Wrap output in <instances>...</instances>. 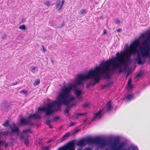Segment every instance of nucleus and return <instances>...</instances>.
Here are the masks:
<instances>
[{
	"instance_id": "nucleus-1",
	"label": "nucleus",
	"mask_w": 150,
	"mask_h": 150,
	"mask_svg": "<svg viewBox=\"0 0 150 150\" xmlns=\"http://www.w3.org/2000/svg\"><path fill=\"white\" fill-rule=\"evenodd\" d=\"M140 44L139 40H135L125 51L120 52H117L115 54V57L101 63L99 66L96 67L93 70L90 71L85 77L88 79L89 76H93L95 82H96L99 81L100 79V74H106L105 78L109 79L111 78L110 71L118 68L119 69L117 71V74L123 72L125 69L121 67L131 62V56L136 53Z\"/></svg>"
},
{
	"instance_id": "nucleus-2",
	"label": "nucleus",
	"mask_w": 150,
	"mask_h": 150,
	"mask_svg": "<svg viewBox=\"0 0 150 150\" xmlns=\"http://www.w3.org/2000/svg\"><path fill=\"white\" fill-rule=\"evenodd\" d=\"M74 86V85H72L68 87H64L61 92L58 95V97L59 99V100L53 103L47 104L45 107L39 108L38 110L39 111H45L46 116L49 115L54 112L55 110L53 109L54 105H57L59 106L62 104L68 105L71 101L74 100L75 99L74 96H71L70 95V91Z\"/></svg>"
},
{
	"instance_id": "nucleus-3",
	"label": "nucleus",
	"mask_w": 150,
	"mask_h": 150,
	"mask_svg": "<svg viewBox=\"0 0 150 150\" xmlns=\"http://www.w3.org/2000/svg\"><path fill=\"white\" fill-rule=\"evenodd\" d=\"M87 144H94L97 145H99L101 148H103L107 145L108 142L104 138L97 137L94 138H88L86 139H82L76 142L77 146L81 147L84 146Z\"/></svg>"
},
{
	"instance_id": "nucleus-4",
	"label": "nucleus",
	"mask_w": 150,
	"mask_h": 150,
	"mask_svg": "<svg viewBox=\"0 0 150 150\" xmlns=\"http://www.w3.org/2000/svg\"><path fill=\"white\" fill-rule=\"evenodd\" d=\"M146 39L143 43V47H140V50L142 57L149 55L150 50V32L148 33L146 37Z\"/></svg>"
},
{
	"instance_id": "nucleus-5",
	"label": "nucleus",
	"mask_w": 150,
	"mask_h": 150,
	"mask_svg": "<svg viewBox=\"0 0 150 150\" xmlns=\"http://www.w3.org/2000/svg\"><path fill=\"white\" fill-rule=\"evenodd\" d=\"M93 70H91L90 71L88 74L86 75H84L83 74H79L76 77V82L75 83H72L68 85V86L67 87H68L69 86L71 85H74V86L72 88V89H71L70 91V92L71 90H72L73 89H74V88H76V84H77L79 85H82L83 84V81H86L87 79H89L91 78H93V80L94 81V83H91V85L92 86H93L95 84L97 83L99 81L96 82L94 79V77L93 76H89V78L87 79L85 77H86V76L89 73V72L91 71H92Z\"/></svg>"
},
{
	"instance_id": "nucleus-6",
	"label": "nucleus",
	"mask_w": 150,
	"mask_h": 150,
	"mask_svg": "<svg viewBox=\"0 0 150 150\" xmlns=\"http://www.w3.org/2000/svg\"><path fill=\"white\" fill-rule=\"evenodd\" d=\"M14 128H13L11 125L9 126L10 127L11 129V131H3L1 134L4 135H11L13 133H17L18 134L19 133V129L18 127L16 126L14 124L12 125Z\"/></svg>"
},
{
	"instance_id": "nucleus-7",
	"label": "nucleus",
	"mask_w": 150,
	"mask_h": 150,
	"mask_svg": "<svg viewBox=\"0 0 150 150\" xmlns=\"http://www.w3.org/2000/svg\"><path fill=\"white\" fill-rule=\"evenodd\" d=\"M33 118L35 119H39L41 118V116L38 114H30L28 117V118Z\"/></svg>"
},
{
	"instance_id": "nucleus-8",
	"label": "nucleus",
	"mask_w": 150,
	"mask_h": 150,
	"mask_svg": "<svg viewBox=\"0 0 150 150\" xmlns=\"http://www.w3.org/2000/svg\"><path fill=\"white\" fill-rule=\"evenodd\" d=\"M65 1V0H62V4L60 6V0H57L56 3V6L57 9H58V10H61L62 6H63V4H64V2Z\"/></svg>"
},
{
	"instance_id": "nucleus-9",
	"label": "nucleus",
	"mask_w": 150,
	"mask_h": 150,
	"mask_svg": "<svg viewBox=\"0 0 150 150\" xmlns=\"http://www.w3.org/2000/svg\"><path fill=\"white\" fill-rule=\"evenodd\" d=\"M102 112L103 110H100L94 116L92 120V121H93L96 119H99L101 117V115Z\"/></svg>"
},
{
	"instance_id": "nucleus-10",
	"label": "nucleus",
	"mask_w": 150,
	"mask_h": 150,
	"mask_svg": "<svg viewBox=\"0 0 150 150\" xmlns=\"http://www.w3.org/2000/svg\"><path fill=\"white\" fill-rule=\"evenodd\" d=\"M137 63L139 64H143L145 62V59L142 60V58L138 53L137 54Z\"/></svg>"
},
{
	"instance_id": "nucleus-11",
	"label": "nucleus",
	"mask_w": 150,
	"mask_h": 150,
	"mask_svg": "<svg viewBox=\"0 0 150 150\" xmlns=\"http://www.w3.org/2000/svg\"><path fill=\"white\" fill-rule=\"evenodd\" d=\"M20 123L21 125H28L29 124L28 120L22 118L20 119Z\"/></svg>"
},
{
	"instance_id": "nucleus-12",
	"label": "nucleus",
	"mask_w": 150,
	"mask_h": 150,
	"mask_svg": "<svg viewBox=\"0 0 150 150\" xmlns=\"http://www.w3.org/2000/svg\"><path fill=\"white\" fill-rule=\"evenodd\" d=\"M112 108V105L111 104V101H109L106 104V110L108 112L110 111Z\"/></svg>"
},
{
	"instance_id": "nucleus-13",
	"label": "nucleus",
	"mask_w": 150,
	"mask_h": 150,
	"mask_svg": "<svg viewBox=\"0 0 150 150\" xmlns=\"http://www.w3.org/2000/svg\"><path fill=\"white\" fill-rule=\"evenodd\" d=\"M74 91L75 94L77 97H79L80 96L82 92V90L77 89L74 90Z\"/></svg>"
},
{
	"instance_id": "nucleus-14",
	"label": "nucleus",
	"mask_w": 150,
	"mask_h": 150,
	"mask_svg": "<svg viewBox=\"0 0 150 150\" xmlns=\"http://www.w3.org/2000/svg\"><path fill=\"white\" fill-rule=\"evenodd\" d=\"M69 133H66L64 135L61 139V142H62L66 140L68 137H69Z\"/></svg>"
},
{
	"instance_id": "nucleus-15",
	"label": "nucleus",
	"mask_w": 150,
	"mask_h": 150,
	"mask_svg": "<svg viewBox=\"0 0 150 150\" xmlns=\"http://www.w3.org/2000/svg\"><path fill=\"white\" fill-rule=\"evenodd\" d=\"M132 79L131 78H130L128 80L127 83V85L129 88L130 89H132L133 88V86L131 84Z\"/></svg>"
},
{
	"instance_id": "nucleus-16",
	"label": "nucleus",
	"mask_w": 150,
	"mask_h": 150,
	"mask_svg": "<svg viewBox=\"0 0 150 150\" xmlns=\"http://www.w3.org/2000/svg\"><path fill=\"white\" fill-rule=\"evenodd\" d=\"M113 84V83L112 82L110 81L107 84H105L103 86L104 88H109V87H110V86L112 85Z\"/></svg>"
},
{
	"instance_id": "nucleus-17",
	"label": "nucleus",
	"mask_w": 150,
	"mask_h": 150,
	"mask_svg": "<svg viewBox=\"0 0 150 150\" xmlns=\"http://www.w3.org/2000/svg\"><path fill=\"white\" fill-rule=\"evenodd\" d=\"M133 96L132 94H129L126 96V98L127 100L130 101L132 99Z\"/></svg>"
},
{
	"instance_id": "nucleus-18",
	"label": "nucleus",
	"mask_w": 150,
	"mask_h": 150,
	"mask_svg": "<svg viewBox=\"0 0 150 150\" xmlns=\"http://www.w3.org/2000/svg\"><path fill=\"white\" fill-rule=\"evenodd\" d=\"M32 132L31 130H30V129H25L24 130H23V134H26L27 133H32Z\"/></svg>"
},
{
	"instance_id": "nucleus-19",
	"label": "nucleus",
	"mask_w": 150,
	"mask_h": 150,
	"mask_svg": "<svg viewBox=\"0 0 150 150\" xmlns=\"http://www.w3.org/2000/svg\"><path fill=\"white\" fill-rule=\"evenodd\" d=\"M19 28L21 30H25L26 28L25 25L24 24H23L19 27Z\"/></svg>"
},
{
	"instance_id": "nucleus-20",
	"label": "nucleus",
	"mask_w": 150,
	"mask_h": 150,
	"mask_svg": "<svg viewBox=\"0 0 150 150\" xmlns=\"http://www.w3.org/2000/svg\"><path fill=\"white\" fill-rule=\"evenodd\" d=\"M40 83V80L39 79H38L37 80L35 81L34 85V86H36L38 85Z\"/></svg>"
},
{
	"instance_id": "nucleus-21",
	"label": "nucleus",
	"mask_w": 150,
	"mask_h": 150,
	"mask_svg": "<svg viewBox=\"0 0 150 150\" xmlns=\"http://www.w3.org/2000/svg\"><path fill=\"white\" fill-rule=\"evenodd\" d=\"M9 125V121L8 120H6V122L3 124H2V125L5 127H6L8 126Z\"/></svg>"
},
{
	"instance_id": "nucleus-22",
	"label": "nucleus",
	"mask_w": 150,
	"mask_h": 150,
	"mask_svg": "<svg viewBox=\"0 0 150 150\" xmlns=\"http://www.w3.org/2000/svg\"><path fill=\"white\" fill-rule=\"evenodd\" d=\"M24 144L26 145H29V141L28 139H23Z\"/></svg>"
},
{
	"instance_id": "nucleus-23",
	"label": "nucleus",
	"mask_w": 150,
	"mask_h": 150,
	"mask_svg": "<svg viewBox=\"0 0 150 150\" xmlns=\"http://www.w3.org/2000/svg\"><path fill=\"white\" fill-rule=\"evenodd\" d=\"M143 74V72L141 71L137 74L136 77L137 78L139 77L142 75Z\"/></svg>"
},
{
	"instance_id": "nucleus-24",
	"label": "nucleus",
	"mask_w": 150,
	"mask_h": 150,
	"mask_svg": "<svg viewBox=\"0 0 150 150\" xmlns=\"http://www.w3.org/2000/svg\"><path fill=\"white\" fill-rule=\"evenodd\" d=\"M89 104L88 103H86L82 105V108H86L88 107Z\"/></svg>"
},
{
	"instance_id": "nucleus-25",
	"label": "nucleus",
	"mask_w": 150,
	"mask_h": 150,
	"mask_svg": "<svg viewBox=\"0 0 150 150\" xmlns=\"http://www.w3.org/2000/svg\"><path fill=\"white\" fill-rule=\"evenodd\" d=\"M59 119V116H56L54 117L53 119H51V121H57Z\"/></svg>"
},
{
	"instance_id": "nucleus-26",
	"label": "nucleus",
	"mask_w": 150,
	"mask_h": 150,
	"mask_svg": "<svg viewBox=\"0 0 150 150\" xmlns=\"http://www.w3.org/2000/svg\"><path fill=\"white\" fill-rule=\"evenodd\" d=\"M58 150H66V144L62 147L59 148Z\"/></svg>"
},
{
	"instance_id": "nucleus-27",
	"label": "nucleus",
	"mask_w": 150,
	"mask_h": 150,
	"mask_svg": "<svg viewBox=\"0 0 150 150\" xmlns=\"http://www.w3.org/2000/svg\"><path fill=\"white\" fill-rule=\"evenodd\" d=\"M80 13L81 14H86V11L85 9H83L81 10L80 11Z\"/></svg>"
},
{
	"instance_id": "nucleus-28",
	"label": "nucleus",
	"mask_w": 150,
	"mask_h": 150,
	"mask_svg": "<svg viewBox=\"0 0 150 150\" xmlns=\"http://www.w3.org/2000/svg\"><path fill=\"white\" fill-rule=\"evenodd\" d=\"M50 149V146H47V147L45 146L43 149V150H49Z\"/></svg>"
},
{
	"instance_id": "nucleus-29",
	"label": "nucleus",
	"mask_w": 150,
	"mask_h": 150,
	"mask_svg": "<svg viewBox=\"0 0 150 150\" xmlns=\"http://www.w3.org/2000/svg\"><path fill=\"white\" fill-rule=\"evenodd\" d=\"M52 121H51V120H48L46 121V122H45V123L48 125H49L50 124V122H52Z\"/></svg>"
},
{
	"instance_id": "nucleus-30",
	"label": "nucleus",
	"mask_w": 150,
	"mask_h": 150,
	"mask_svg": "<svg viewBox=\"0 0 150 150\" xmlns=\"http://www.w3.org/2000/svg\"><path fill=\"white\" fill-rule=\"evenodd\" d=\"M45 4L48 6H50V2L47 1H45Z\"/></svg>"
},
{
	"instance_id": "nucleus-31",
	"label": "nucleus",
	"mask_w": 150,
	"mask_h": 150,
	"mask_svg": "<svg viewBox=\"0 0 150 150\" xmlns=\"http://www.w3.org/2000/svg\"><path fill=\"white\" fill-rule=\"evenodd\" d=\"M20 92L21 93H23L24 94L27 93V91H26L25 90H23L22 91H20Z\"/></svg>"
},
{
	"instance_id": "nucleus-32",
	"label": "nucleus",
	"mask_w": 150,
	"mask_h": 150,
	"mask_svg": "<svg viewBox=\"0 0 150 150\" xmlns=\"http://www.w3.org/2000/svg\"><path fill=\"white\" fill-rule=\"evenodd\" d=\"M115 22L117 23H120V20L118 19H116L115 20Z\"/></svg>"
},
{
	"instance_id": "nucleus-33",
	"label": "nucleus",
	"mask_w": 150,
	"mask_h": 150,
	"mask_svg": "<svg viewBox=\"0 0 150 150\" xmlns=\"http://www.w3.org/2000/svg\"><path fill=\"white\" fill-rule=\"evenodd\" d=\"M69 109L68 108H66L64 110V112H65V113H68L69 112Z\"/></svg>"
},
{
	"instance_id": "nucleus-34",
	"label": "nucleus",
	"mask_w": 150,
	"mask_h": 150,
	"mask_svg": "<svg viewBox=\"0 0 150 150\" xmlns=\"http://www.w3.org/2000/svg\"><path fill=\"white\" fill-rule=\"evenodd\" d=\"M65 25V24L64 23H62L61 25L59 26V28H61L64 27Z\"/></svg>"
},
{
	"instance_id": "nucleus-35",
	"label": "nucleus",
	"mask_w": 150,
	"mask_h": 150,
	"mask_svg": "<svg viewBox=\"0 0 150 150\" xmlns=\"http://www.w3.org/2000/svg\"><path fill=\"white\" fill-rule=\"evenodd\" d=\"M41 47H42V49H41V50L42 51H44V52H46V50L44 48L43 45H42Z\"/></svg>"
},
{
	"instance_id": "nucleus-36",
	"label": "nucleus",
	"mask_w": 150,
	"mask_h": 150,
	"mask_svg": "<svg viewBox=\"0 0 150 150\" xmlns=\"http://www.w3.org/2000/svg\"><path fill=\"white\" fill-rule=\"evenodd\" d=\"M145 37V34H142L140 37V38H144Z\"/></svg>"
},
{
	"instance_id": "nucleus-37",
	"label": "nucleus",
	"mask_w": 150,
	"mask_h": 150,
	"mask_svg": "<svg viewBox=\"0 0 150 150\" xmlns=\"http://www.w3.org/2000/svg\"><path fill=\"white\" fill-rule=\"evenodd\" d=\"M69 123L70 124V126H72L74 125V123L73 122H70Z\"/></svg>"
},
{
	"instance_id": "nucleus-38",
	"label": "nucleus",
	"mask_w": 150,
	"mask_h": 150,
	"mask_svg": "<svg viewBox=\"0 0 150 150\" xmlns=\"http://www.w3.org/2000/svg\"><path fill=\"white\" fill-rule=\"evenodd\" d=\"M91 85V83H89L87 84L86 86V88H88Z\"/></svg>"
},
{
	"instance_id": "nucleus-39",
	"label": "nucleus",
	"mask_w": 150,
	"mask_h": 150,
	"mask_svg": "<svg viewBox=\"0 0 150 150\" xmlns=\"http://www.w3.org/2000/svg\"><path fill=\"white\" fill-rule=\"evenodd\" d=\"M83 150H92V149L90 148H86L84 149Z\"/></svg>"
},
{
	"instance_id": "nucleus-40",
	"label": "nucleus",
	"mask_w": 150,
	"mask_h": 150,
	"mask_svg": "<svg viewBox=\"0 0 150 150\" xmlns=\"http://www.w3.org/2000/svg\"><path fill=\"white\" fill-rule=\"evenodd\" d=\"M26 18H23L22 19V22H25Z\"/></svg>"
},
{
	"instance_id": "nucleus-41",
	"label": "nucleus",
	"mask_w": 150,
	"mask_h": 150,
	"mask_svg": "<svg viewBox=\"0 0 150 150\" xmlns=\"http://www.w3.org/2000/svg\"><path fill=\"white\" fill-rule=\"evenodd\" d=\"M85 114V113H79L78 114V115H83Z\"/></svg>"
},
{
	"instance_id": "nucleus-42",
	"label": "nucleus",
	"mask_w": 150,
	"mask_h": 150,
	"mask_svg": "<svg viewBox=\"0 0 150 150\" xmlns=\"http://www.w3.org/2000/svg\"><path fill=\"white\" fill-rule=\"evenodd\" d=\"M103 33L104 34H106L107 33V32H106V30L105 29H104L103 30Z\"/></svg>"
},
{
	"instance_id": "nucleus-43",
	"label": "nucleus",
	"mask_w": 150,
	"mask_h": 150,
	"mask_svg": "<svg viewBox=\"0 0 150 150\" xmlns=\"http://www.w3.org/2000/svg\"><path fill=\"white\" fill-rule=\"evenodd\" d=\"M36 68L35 67H34L32 68L31 69L33 70H34L36 69Z\"/></svg>"
},
{
	"instance_id": "nucleus-44",
	"label": "nucleus",
	"mask_w": 150,
	"mask_h": 150,
	"mask_svg": "<svg viewBox=\"0 0 150 150\" xmlns=\"http://www.w3.org/2000/svg\"><path fill=\"white\" fill-rule=\"evenodd\" d=\"M28 124H29V125H31V126H33V125H34V123H30V122H29Z\"/></svg>"
},
{
	"instance_id": "nucleus-45",
	"label": "nucleus",
	"mask_w": 150,
	"mask_h": 150,
	"mask_svg": "<svg viewBox=\"0 0 150 150\" xmlns=\"http://www.w3.org/2000/svg\"><path fill=\"white\" fill-rule=\"evenodd\" d=\"M121 30V29H118L117 30V31L118 32H120Z\"/></svg>"
},
{
	"instance_id": "nucleus-46",
	"label": "nucleus",
	"mask_w": 150,
	"mask_h": 150,
	"mask_svg": "<svg viewBox=\"0 0 150 150\" xmlns=\"http://www.w3.org/2000/svg\"><path fill=\"white\" fill-rule=\"evenodd\" d=\"M24 137L23 135H21L20 137V138L21 139H22Z\"/></svg>"
},
{
	"instance_id": "nucleus-47",
	"label": "nucleus",
	"mask_w": 150,
	"mask_h": 150,
	"mask_svg": "<svg viewBox=\"0 0 150 150\" xmlns=\"http://www.w3.org/2000/svg\"><path fill=\"white\" fill-rule=\"evenodd\" d=\"M129 74L128 73H127V74H126V77H127L129 75Z\"/></svg>"
},
{
	"instance_id": "nucleus-48",
	"label": "nucleus",
	"mask_w": 150,
	"mask_h": 150,
	"mask_svg": "<svg viewBox=\"0 0 150 150\" xmlns=\"http://www.w3.org/2000/svg\"><path fill=\"white\" fill-rule=\"evenodd\" d=\"M49 125V127H50V128H52V127L51 124Z\"/></svg>"
},
{
	"instance_id": "nucleus-49",
	"label": "nucleus",
	"mask_w": 150,
	"mask_h": 150,
	"mask_svg": "<svg viewBox=\"0 0 150 150\" xmlns=\"http://www.w3.org/2000/svg\"><path fill=\"white\" fill-rule=\"evenodd\" d=\"M79 131V130H76V131H75V132H76H76H78Z\"/></svg>"
},
{
	"instance_id": "nucleus-50",
	"label": "nucleus",
	"mask_w": 150,
	"mask_h": 150,
	"mask_svg": "<svg viewBox=\"0 0 150 150\" xmlns=\"http://www.w3.org/2000/svg\"><path fill=\"white\" fill-rule=\"evenodd\" d=\"M7 145H8V144H6L5 145V146L6 147H7Z\"/></svg>"
},
{
	"instance_id": "nucleus-51",
	"label": "nucleus",
	"mask_w": 150,
	"mask_h": 150,
	"mask_svg": "<svg viewBox=\"0 0 150 150\" xmlns=\"http://www.w3.org/2000/svg\"><path fill=\"white\" fill-rule=\"evenodd\" d=\"M77 150H82V149H78Z\"/></svg>"
},
{
	"instance_id": "nucleus-52",
	"label": "nucleus",
	"mask_w": 150,
	"mask_h": 150,
	"mask_svg": "<svg viewBox=\"0 0 150 150\" xmlns=\"http://www.w3.org/2000/svg\"><path fill=\"white\" fill-rule=\"evenodd\" d=\"M4 36H5V38H6V34H4Z\"/></svg>"
},
{
	"instance_id": "nucleus-53",
	"label": "nucleus",
	"mask_w": 150,
	"mask_h": 150,
	"mask_svg": "<svg viewBox=\"0 0 150 150\" xmlns=\"http://www.w3.org/2000/svg\"><path fill=\"white\" fill-rule=\"evenodd\" d=\"M50 142H49V141H48L47 143H49Z\"/></svg>"
},
{
	"instance_id": "nucleus-54",
	"label": "nucleus",
	"mask_w": 150,
	"mask_h": 150,
	"mask_svg": "<svg viewBox=\"0 0 150 150\" xmlns=\"http://www.w3.org/2000/svg\"><path fill=\"white\" fill-rule=\"evenodd\" d=\"M149 57H150L149 60H150V55H149Z\"/></svg>"
},
{
	"instance_id": "nucleus-55",
	"label": "nucleus",
	"mask_w": 150,
	"mask_h": 150,
	"mask_svg": "<svg viewBox=\"0 0 150 150\" xmlns=\"http://www.w3.org/2000/svg\"><path fill=\"white\" fill-rule=\"evenodd\" d=\"M4 38H2L3 39H4Z\"/></svg>"
}]
</instances>
